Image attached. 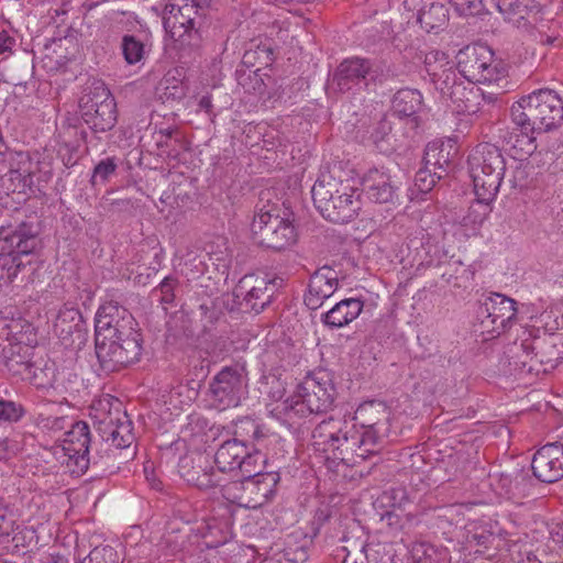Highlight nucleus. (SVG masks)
<instances>
[{"instance_id": "f257e3e1", "label": "nucleus", "mask_w": 563, "mask_h": 563, "mask_svg": "<svg viewBox=\"0 0 563 563\" xmlns=\"http://www.w3.org/2000/svg\"><path fill=\"white\" fill-rule=\"evenodd\" d=\"M511 120L520 131L514 147L531 155L537 150L536 134L558 126L563 120V101L553 90L533 91L512 104Z\"/></svg>"}, {"instance_id": "f03ea898", "label": "nucleus", "mask_w": 563, "mask_h": 563, "mask_svg": "<svg viewBox=\"0 0 563 563\" xmlns=\"http://www.w3.org/2000/svg\"><path fill=\"white\" fill-rule=\"evenodd\" d=\"M470 174L474 185L476 202L468 218L482 224L492 211L490 202L496 198L506 172V162L500 150L488 143L479 144L468 157Z\"/></svg>"}, {"instance_id": "7ed1b4c3", "label": "nucleus", "mask_w": 563, "mask_h": 563, "mask_svg": "<svg viewBox=\"0 0 563 563\" xmlns=\"http://www.w3.org/2000/svg\"><path fill=\"white\" fill-rule=\"evenodd\" d=\"M0 244V280L7 285L16 280L30 282L36 269L33 253L40 245L37 235L25 223L1 227Z\"/></svg>"}, {"instance_id": "20e7f679", "label": "nucleus", "mask_w": 563, "mask_h": 563, "mask_svg": "<svg viewBox=\"0 0 563 563\" xmlns=\"http://www.w3.org/2000/svg\"><path fill=\"white\" fill-rule=\"evenodd\" d=\"M311 194L316 208L331 222H349L361 210L358 189L330 174H322L317 179Z\"/></svg>"}, {"instance_id": "39448f33", "label": "nucleus", "mask_w": 563, "mask_h": 563, "mask_svg": "<svg viewBox=\"0 0 563 563\" xmlns=\"http://www.w3.org/2000/svg\"><path fill=\"white\" fill-rule=\"evenodd\" d=\"M208 0H170L165 5L163 25L181 51L198 48L201 44V24Z\"/></svg>"}, {"instance_id": "423d86ee", "label": "nucleus", "mask_w": 563, "mask_h": 563, "mask_svg": "<svg viewBox=\"0 0 563 563\" xmlns=\"http://www.w3.org/2000/svg\"><path fill=\"white\" fill-rule=\"evenodd\" d=\"M313 445L317 450L331 453L333 460L345 464L360 461V444L355 424L345 418L330 417L320 422L312 432Z\"/></svg>"}, {"instance_id": "0eeeda50", "label": "nucleus", "mask_w": 563, "mask_h": 563, "mask_svg": "<svg viewBox=\"0 0 563 563\" xmlns=\"http://www.w3.org/2000/svg\"><path fill=\"white\" fill-rule=\"evenodd\" d=\"M240 478L221 484L222 496L230 503L245 508H257L275 494L280 479L276 472H262L261 463L256 472H242Z\"/></svg>"}, {"instance_id": "6e6552de", "label": "nucleus", "mask_w": 563, "mask_h": 563, "mask_svg": "<svg viewBox=\"0 0 563 563\" xmlns=\"http://www.w3.org/2000/svg\"><path fill=\"white\" fill-rule=\"evenodd\" d=\"M398 76L391 69H385L382 62L351 57L342 60L332 75L330 87L334 91H360L371 84L382 82L389 77Z\"/></svg>"}, {"instance_id": "1a4fd4ad", "label": "nucleus", "mask_w": 563, "mask_h": 563, "mask_svg": "<svg viewBox=\"0 0 563 563\" xmlns=\"http://www.w3.org/2000/svg\"><path fill=\"white\" fill-rule=\"evenodd\" d=\"M461 76L470 82H498L507 75L506 65L495 58L494 52L485 44H471L461 48L456 56Z\"/></svg>"}, {"instance_id": "9d476101", "label": "nucleus", "mask_w": 563, "mask_h": 563, "mask_svg": "<svg viewBox=\"0 0 563 563\" xmlns=\"http://www.w3.org/2000/svg\"><path fill=\"white\" fill-rule=\"evenodd\" d=\"M123 334L110 340H95V351L104 373L118 372L136 361L142 353V340L137 330L123 329Z\"/></svg>"}, {"instance_id": "9b49d317", "label": "nucleus", "mask_w": 563, "mask_h": 563, "mask_svg": "<svg viewBox=\"0 0 563 563\" xmlns=\"http://www.w3.org/2000/svg\"><path fill=\"white\" fill-rule=\"evenodd\" d=\"M286 408L301 417L307 413H323L328 411L334 400V387L330 375L325 371H318L307 375L298 385L295 397Z\"/></svg>"}, {"instance_id": "f8f14e48", "label": "nucleus", "mask_w": 563, "mask_h": 563, "mask_svg": "<svg viewBox=\"0 0 563 563\" xmlns=\"http://www.w3.org/2000/svg\"><path fill=\"white\" fill-rule=\"evenodd\" d=\"M84 122L96 133H103L117 123V103L110 90L102 82L89 88L79 101Z\"/></svg>"}, {"instance_id": "ddd939ff", "label": "nucleus", "mask_w": 563, "mask_h": 563, "mask_svg": "<svg viewBox=\"0 0 563 563\" xmlns=\"http://www.w3.org/2000/svg\"><path fill=\"white\" fill-rule=\"evenodd\" d=\"M247 375L245 362L224 366L209 384L213 406L219 410L239 406L247 393Z\"/></svg>"}, {"instance_id": "4468645a", "label": "nucleus", "mask_w": 563, "mask_h": 563, "mask_svg": "<svg viewBox=\"0 0 563 563\" xmlns=\"http://www.w3.org/2000/svg\"><path fill=\"white\" fill-rule=\"evenodd\" d=\"M516 318V301L505 295L492 292L478 308V330L482 334H487V339L497 338L512 325Z\"/></svg>"}, {"instance_id": "2eb2a0df", "label": "nucleus", "mask_w": 563, "mask_h": 563, "mask_svg": "<svg viewBox=\"0 0 563 563\" xmlns=\"http://www.w3.org/2000/svg\"><path fill=\"white\" fill-rule=\"evenodd\" d=\"M279 284L267 274H249L240 279L233 295L242 299L241 305L246 310L260 313L272 303Z\"/></svg>"}, {"instance_id": "dca6fc26", "label": "nucleus", "mask_w": 563, "mask_h": 563, "mask_svg": "<svg viewBox=\"0 0 563 563\" xmlns=\"http://www.w3.org/2000/svg\"><path fill=\"white\" fill-rule=\"evenodd\" d=\"M472 84L465 85L457 75L446 76L439 92L456 113L472 115L482 110V100L485 99V92Z\"/></svg>"}, {"instance_id": "f3484780", "label": "nucleus", "mask_w": 563, "mask_h": 563, "mask_svg": "<svg viewBox=\"0 0 563 563\" xmlns=\"http://www.w3.org/2000/svg\"><path fill=\"white\" fill-rule=\"evenodd\" d=\"M263 461L258 449L251 451L242 442L234 440L223 442L214 454L218 473L229 472L239 475L242 472H256L258 463Z\"/></svg>"}, {"instance_id": "a211bd4d", "label": "nucleus", "mask_w": 563, "mask_h": 563, "mask_svg": "<svg viewBox=\"0 0 563 563\" xmlns=\"http://www.w3.org/2000/svg\"><path fill=\"white\" fill-rule=\"evenodd\" d=\"M71 429L65 432L63 452L65 463L73 474H84L90 465L89 445L91 442L89 426L85 421L71 422Z\"/></svg>"}, {"instance_id": "6ab92c4d", "label": "nucleus", "mask_w": 563, "mask_h": 563, "mask_svg": "<svg viewBox=\"0 0 563 563\" xmlns=\"http://www.w3.org/2000/svg\"><path fill=\"white\" fill-rule=\"evenodd\" d=\"M54 333L71 351L82 350L88 342V330L81 313L68 305L59 309L54 322Z\"/></svg>"}, {"instance_id": "aec40b11", "label": "nucleus", "mask_w": 563, "mask_h": 563, "mask_svg": "<svg viewBox=\"0 0 563 563\" xmlns=\"http://www.w3.org/2000/svg\"><path fill=\"white\" fill-rule=\"evenodd\" d=\"M123 329L136 330V322L126 309L118 302L109 301L102 305L96 314L95 340H110L114 335L123 334Z\"/></svg>"}, {"instance_id": "412c9836", "label": "nucleus", "mask_w": 563, "mask_h": 563, "mask_svg": "<svg viewBox=\"0 0 563 563\" xmlns=\"http://www.w3.org/2000/svg\"><path fill=\"white\" fill-rule=\"evenodd\" d=\"M178 473L188 484L199 489L216 488L222 483L221 476L210 465L208 456L202 453L180 457Z\"/></svg>"}, {"instance_id": "4be33fe9", "label": "nucleus", "mask_w": 563, "mask_h": 563, "mask_svg": "<svg viewBox=\"0 0 563 563\" xmlns=\"http://www.w3.org/2000/svg\"><path fill=\"white\" fill-rule=\"evenodd\" d=\"M536 354L530 362H522L521 369L528 373H548L563 358V338L551 334L541 341H534Z\"/></svg>"}, {"instance_id": "5701e85b", "label": "nucleus", "mask_w": 563, "mask_h": 563, "mask_svg": "<svg viewBox=\"0 0 563 563\" xmlns=\"http://www.w3.org/2000/svg\"><path fill=\"white\" fill-rule=\"evenodd\" d=\"M533 475L543 483L563 478V444L548 443L539 449L532 459Z\"/></svg>"}, {"instance_id": "b1692460", "label": "nucleus", "mask_w": 563, "mask_h": 563, "mask_svg": "<svg viewBox=\"0 0 563 563\" xmlns=\"http://www.w3.org/2000/svg\"><path fill=\"white\" fill-rule=\"evenodd\" d=\"M338 287V273L333 268L323 266L317 269L310 276L303 298L305 305L311 310H317L336 291Z\"/></svg>"}, {"instance_id": "393cba45", "label": "nucleus", "mask_w": 563, "mask_h": 563, "mask_svg": "<svg viewBox=\"0 0 563 563\" xmlns=\"http://www.w3.org/2000/svg\"><path fill=\"white\" fill-rule=\"evenodd\" d=\"M117 404V416L112 417V412H109L108 417L100 420L99 433L100 437H104L106 439L113 441L118 448L129 450L135 440L132 421L126 412H121V404L118 400Z\"/></svg>"}, {"instance_id": "a878e982", "label": "nucleus", "mask_w": 563, "mask_h": 563, "mask_svg": "<svg viewBox=\"0 0 563 563\" xmlns=\"http://www.w3.org/2000/svg\"><path fill=\"white\" fill-rule=\"evenodd\" d=\"M363 191L376 203L394 202L397 198V186L384 168H372L362 178Z\"/></svg>"}, {"instance_id": "bb28decb", "label": "nucleus", "mask_w": 563, "mask_h": 563, "mask_svg": "<svg viewBox=\"0 0 563 563\" xmlns=\"http://www.w3.org/2000/svg\"><path fill=\"white\" fill-rule=\"evenodd\" d=\"M456 153V146L451 140L432 141L428 143L424 150V166L431 168L438 175V179H441L448 174V169Z\"/></svg>"}, {"instance_id": "cd10ccee", "label": "nucleus", "mask_w": 563, "mask_h": 563, "mask_svg": "<svg viewBox=\"0 0 563 563\" xmlns=\"http://www.w3.org/2000/svg\"><path fill=\"white\" fill-rule=\"evenodd\" d=\"M497 8L505 20L517 27L525 29L537 20L539 13L534 0H498Z\"/></svg>"}, {"instance_id": "c85d7f7f", "label": "nucleus", "mask_w": 563, "mask_h": 563, "mask_svg": "<svg viewBox=\"0 0 563 563\" xmlns=\"http://www.w3.org/2000/svg\"><path fill=\"white\" fill-rule=\"evenodd\" d=\"M100 438L101 440L97 444L95 453L90 456V463L102 472L114 473L120 468L124 459L128 455H133L134 452L123 457V450L121 448H118L110 439Z\"/></svg>"}, {"instance_id": "c756f323", "label": "nucleus", "mask_w": 563, "mask_h": 563, "mask_svg": "<svg viewBox=\"0 0 563 563\" xmlns=\"http://www.w3.org/2000/svg\"><path fill=\"white\" fill-rule=\"evenodd\" d=\"M363 301L347 298L338 302L321 316V321L330 328H342L355 320L363 310Z\"/></svg>"}, {"instance_id": "7c9ffc66", "label": "nucleus", "mask_w": 563, "mask_h": 563, "mask_svg": "<svg viewBox=\"0 0 563 563\" xmlns=\"http://www.w3.org/2000/svg\"><path fill=\"white\" fill-rule=\"evenodd\" d=\"M273 209H260L253 218L251 231L254 241L265 247H269L271 240L275 232L274 227L277 221H282L283 217L278 213H272Z\"/></svg>"}, {"instance_id": "2f4dec72", "label": "nucleus", "mask_w": 563, "mask_h": 563, "mask_svg": "<svg viewBox=\"0 0 563 563\" xmlns=\"http://www.w3.org/2000/svg\"><path fill=\"white\" fill-rule=\"evenodd\" d=\"M423 106L422 95L417 89L405 88L398 90L393 98L391 109L399 118H416Z\"/></svg>"}, {"instance_id": "473e14b6", "label": "nucleus", "mask_w": 563, "mask_h": 563, "mask_svg": "<svg viewBox=\"0 0 563 563\" xmlns=\"http://www.w3.org/2000/svg\"><path fill=\"white\" fill-rule=\"evenodd\" d=\"M389 411L382 401H367L358 406L354 419L361 428L387 427Z\"/></svg>"}, {"instance_id": "72a5a7b5", "label": "nucleus", "mask_w": 563, "mask_h": 563, "mask_svg": "<svg viewBox=\"0 0 563 563\" xmlns=\"http://www.w3.org/2000/svg\"><path fill=\"white\" fill-rule=\"evenodd\" d=\"M2 187L9 192L23 195L24 197L32 196V176L27 169V159L20 163L15 169H10L1 178Z\"/></svg>"}, {"instance_id": "f704fd0d", "label": "nucleus", "mask_w": 563, "mask_h": 563, "mask_svg": "<svg viewBox=\"0 0 563 563\" xmlns=\"http://www.w3.org/2000/svg\"><path fill=\"white\" fill-rule=\"evenodd\" d=\"M424 68L428 75L431 77L435 89L440 91V84L444 78L452 75H457L453 69V66L448 59V55L440 51H431L424 56Z\"/></svg>"}, {"instance_id": "c9c22d12", "label": "nucleus", "mask_w": 563, "mask_h": 563, "mask_svg": "<svg viewBox=\"0 0 563 563\" xmlns=\"http://www.w3.org/2000/svg\"><path fill=\"white\" fill-rule=\"evenodd\" d=\"M266 438V433L264 431L263 426H261L256 420L250 417H243L238 419L234 426V438L232 440L236 442H242L246 448L249 445L256 446L260 445Z\"/></svg>"}, {"instance_id": "e433bc0d", "label": "nucleus", "mask_w": 563, "mask_h": 563, "mask_svg": "<svg viewBox=\"0 0 563 563\" xmlns=\"http://www.w3.org/2000/svg\"><path fill=\"white\" fill-rule=\"evenodd\" d=\"M417 21L427 32L443 30L449 22V9L442 2H431L419 11Z\"/></svg>"}, {"instance_id": "4c0bfd02", "label": "nucleus", "mask_w": 563, "mask_h": 563, "mask_svg": "<svg viewBox=\"0 0 563 563\" xmlns=\"http://www.w3.org/2000/svg\"><path fill=\"white\" fill-rule=\"evenodd\" d=\"M411 556L416 563H449L451 560L446 548L428 542L415 543L411 548Z\"/></svg>"}, {"instance_id": "58836bf2", "label": "nucleus", "mask_w": 563, "mask_h": 563, "mask_svg": "<svg viewBox=\"0 0 563 563\" xmlns=\"http://www.w3.org/2000/svg\"><path fill=\"white\" fill-rule=\"evenodd\" d=\"M386 430L387 427L362 428V431L357 430V443L361 446L360 461H365L379 452L380 433Z\"/></svg>"}, {"instance_id": "ea45409f", "label": "nucleus", "mask_w": 563, "mask_h": 563, "mask_svg": "<svg viewBox=\"0 0 563 563\" xmlns=\"http://www.w3.org/2000/svg\"><path fill=\"white\" fill-rule=\"evenodd\" d=\"M27 159V169H30V176H32V195L43 192L45 186L51 181L53 177V167L49 161L43 159Z\"/></svg>"}, {"instance_id": "a19ab883", "label": "nucleus", "mask_w": 563, "mask_h": 563, "mask_svg": "<svg viewBox=\"0 0 563 563\" xmlns=\"http://www.w3.org/2000/svg\"><path fill=\"white\" fill-rule=\"evenodd\" d=\"M465 539L470 545L488 548L495 540L489 522H472L465 527Z\"/></svg>"}, {"instance_id": "79ce46f5", "label": "nucleus", "mask_w": 563, "mask_h": 563, "mask_svg": "<svg viewBox=\"0 0 563 563\" xmlns=\"http://www.w3.org/2000/svg\"><path fill=\"white\" fill-rule=\"evenodd\" d=\"M274 230V238H272L268 249L282 251L296 242L297 233L288 219L283 218L282 221H277Z\"/></svg>"}, {"instance_id": "37998d69", "label": "nucleus", "mask_w": 563, "mask_h": 563, "mask_svg": "<svg viewBox=\"0 0 563 563\" xmlns=\"http://www.w3.org/2000/svg\"><path fill=\"white\" fill-rule=\"evenodd\" d=\"M121 49L124 60L129 65L141 62L145 55V45L134 35L126 34L122 37Z\"/></svg>"}, {"instance_id": "c03bdc74", "label": "nucleus", "mask_w": 563, "mask_h": 563, "mask_svg": "<svg viewBox=\"0 0 563 563\" xmlns=\"http://www.w3.org/2000/svg\"><path fill=\"white\" fill-rule=\"evenodd\" d=\"M35 423L43 431L56 433L66 429L71 421L65 416H54L48 411H42L36 416Z\"/></svg>"}, {"instance_id": "a18cd8bd", "label": "nucleus", "mask_w": 563, "mask_h": 563, "mask_svg": "<svg viewBox=\"0 0 563 563\" xmlns=\"http://www.w3.org/2000/svg\"><path fill=\"white\" fill-rule=\"evenodd\" d=\"M118 165L114 157H107L101 159L93 168L91 176V184L93 186L106 184L110 176L115 173Z\"/></svg>"}, {"instance_id": "49530a36", "label": "nucleus", "mask_w": 563, "mask_h": 563, "mask_svg": "<svg viewBox=\"0 0 563 563\" xmlns=\"http://www.w3.org/2000/svg\"><path fill=\"white\" fill-rule=\"evenodd\" d=\"M490 0H451L452 5L461 15H477L486 11Z\"/></svg>"}, {"instance_id": "de8ad7c7", "label": "nucleus", "mask_w": 563, "mask_h": 563, "mask_svg": "<svg viewBox=\"0 0 563 563\" xmlns=\"http://www.w3.org/2000/svg\"><path fill=\"white\" fill-rule=\"evenodd\" d=\"M177 285V278L167 276L153 290V296L158 297V300L164 305L172 303L175 299V288Z\"/></svg>"}, {"instance_id": "09e8293b", "label": "nucleus", "mask_w": 563, "mask_h": 563, "mask_svg": "<svg viewBox=\"0 0 563 563\" xmlns=\"http://www.w3.org/2000/svg\"><path fill=\"white\" fill-rule=\"evenodd\" d=\"M536 344H534V341H531V340H525L522 341V343L520 344V352H516L514 358H515V368L516 371H518L519 375H536V373H528V372H523L521 369V366H522V362H530V357L534 356L536 354Z\"/></svg>"}, {"instance_id": "8fccbe9b", "label": "nucleus", "mask_w": 563, "mask_h": 563, "mask_svg": "<svg viewBox=\"0 0 563 563\" xmlns=\"http://www.w3.org/2000/svg\"><path fill=\"white\" fill-rule=\"evenodd\" d=\"M24 415L21 405L11 400L0 399V421L15 422Z\"/></svg>"}, {"instance_id": "3c124183", "label": "nucleus", "mask_w": 563, "mask_h": 563, "mask_svg": "<svg viewBox=\"0 0 563 563\" xmlns=\"http://www.w3.org/2000/svg\"><path fill=\"white\" fill-rule=\"evenodd\" d=\"M437 180H439L438 175L424 166L416 174L415 185L420 192L427 194L434 187Z\"/></svg>"}, {"instance_id": "603ef678", "label": "nucleus", "mask_w": 563, "mask_h": 563, "mask_svg": "<svg viewBox=\"0 0 563 563\" xmlns=\"http://www.w3.org/2000/svg\"><path fill=\"white\" fill-rule=\"evenodd\" d=\"M115 552L110 547L96 548L82 561V563H113Z\"/></svg>"}, {"instance_id": "864d4df0", "label": "nucleus", "mask_w": 563, "mask_h": 563, "mask_svg": "<svg viewBox=\"0 0 563 563\" xmlns=\"http://www.w3.org/2000/svg\"><path fill=\"white\" fill-rule=\"evenodd\" d=\"M391 132V124L388 120H380L371 133V139L375 145H379L380 142L385 141Z\"/></svg>"}, {"instance_id": "5fc2aeb1", "label": "nucleus", "mask_w": 563, "mask_h": 563, "mask_svg": "<svg viewBox=\"0 0 563 563\" xmlns=\"http://www.w3.org/2000/svg\"><path fill=\"white\" fill-rule=\"evenodd\" d=\"M528 178L527 166L522 164H517L512 169V176L509 179L512 187H523L526 185V180Z\"/></svg>"}, {"instance_id": "6e6d98bb", "label": "nucleus", "mask_w": 563, "mask_h": 563, "mask_svg": "<svg viewBox=\"0 0 563 563\" xmlns=\"http://www.w3.org/2000/svg\"><path fill=\"white\" fill-rule=\"evenodd\" d=\"M285 556L291 563H303L308 560V553L303 547H298L295 550L288 548L285 552Z\"/></svg>"}, {"instance_id": "4d7b16f0", "label": "nucleus", "mask_w": 563, "mask_h": 563, "mask_svg": "<svg viewBox=\"0 0 563 563\" xmlns=\"http://www.w3.org/2000/svg\"><path fill=\"white\" fill-rule=\"evenodd\" d=\"M15 46V38L7 31L0 32V54H11L12 48Z\"/></svg>"}, {"instance_id": "13d9d810", "label": "nucleus", "mask_w": 563, "mask_h": 563, "mask_svg": "<svg viewBox=\"0 0 563 563\" xmlns=\"http://www.w3.org/2000/svg\"><path fill=\"white\" fill-rule=\"evenodd\" d=\"M14 531V521L0 514V538H7Z\"/></svg>"}, {"instance_id": "bf43d9fd", "label": "nucleus", "mask_w": 563, "mask_h": 563, "mask_svg": "<svg viewBox=\"0 0 563 563\" xmlns=\"http://www.w3.org/2000/svg\"><path fill=\"white\" fill-rule=\"evenodd\" d=\"M383 520H386L387 525L393 529V530H399V529H402V520L400 518L399 515H397L396 512L394 511H387L384 516H383Z\"/></svg>"}, {"instance_id": "052dcab7", "label": "nucleus", "mask_w": 563, "mask_h": 563, "mask_svg": "<svg viewBox=\"0 0 563 563\" xmlns=\"http://www.w3.org/2000/svg\"><path fill=\"white\" fill-rule=\"evenodd\" d=\"M531 32V36L537 41V42H540L542 44H552L554 42V37L552 36H549V35H544L542 33L541 30L537 29V27H531L530 30Z\"/></svg>"}, {"instance_id": "680f3d73", "label": "nucleus", "mask_w": 563, "mask_h": 563, "mask_svg": "<svg viewBox=\"0 0 563 563\" xmlns=\"http://www.w3.org/2000/svg\"><path fill=\"white\" fill-rule=\"evenodd\" d=\"M199 110H203L208 114L212 112V100L210 95L202 96L198 103Z\"/></svg>"}, {"instance_id": "e2e57ef3", "label": "nucleus", "mask_w": 563, "mask_h": 563, "mask_svg": "<svg viewBox=\"0 0 563 563\" xmlns=\"http://www.w3.org/2000/svg\"><path fill=\"white\" fill-rule=\"evenodd\" d=\"M421 0H405L402 5L404 9L408 12H411L413 9L420 5Z\"/></svg>"}, {"instance_id": "0e129e2a", "label": "nucleus", "mask_w": 563, "mask_h": 563, "mask_svg": "<svg viewBox=\"0 0 563 563\" xmlns=\"http://www.w3.org/2000/svg\"><path fill=\"white\" fill-rule=\"evenodd\" d=\"M496 101V93L494 92H485V99L482 100L483 102L493 103Z\"/></svg>"}, {"instance_id": "69168bd1", "label": "nucleus", "mask_w": 563, "mask_h": 563, "mask_svg": "<svg viewBox=\"0 0 563 563\" xmlns=\"http://www.w3.org/2000/svg\"><path fill=\"white\" fill-rule=\"evenodd\" d=\"M525 563H542V562L539 561L536 555L528 553Z\"/></svg>"}, {"instance_id": "338daca9", "label": "nucleus", "mask_w": 563, "mask_h": 563, "mask_svg": "<svg viewBox=\"0 0 563 563\" xmlns=\"http://www.w3.org/2000/svg\"><path fill=\"white\" fill-rule=\"evenodd\" d=\"M253 76H254V80H255V84H254L253 88L254 89H260L263 86V82L258 78V76H257V74L255 71L253 73Z\"/></svg>"}, {"instance_id": "774afa93", "label": "nucleus", "mask_w": 563, "mask_h": 563, "mask_svg": "<svg viewBox=\"0 0 563 563\" xmlns=\"http://www.w3.org/2000/svg\"><path fill=\"white\" fill-rule=\"evenodd\" d=\"M12 362H13V360H10V361L8 362V364H7L10 368H12V366H13Z\"/></svg>"}]
</instances>
